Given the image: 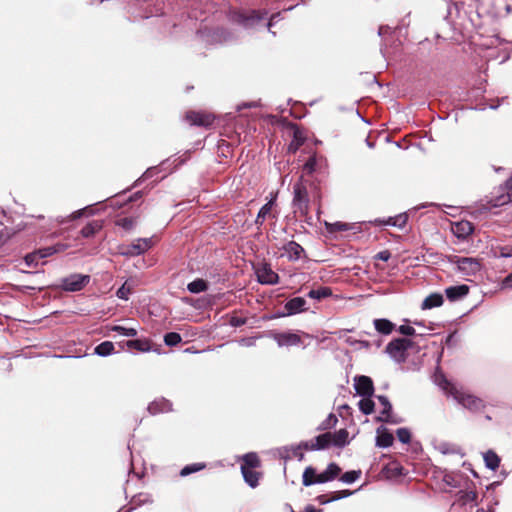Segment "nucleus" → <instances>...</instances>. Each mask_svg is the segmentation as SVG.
Wrapping results in <instances>:
<instances>
[{
	"mask_svg": "<svg viewBox=\"0 0 512 512\" xmlns=\"http://www.w3.org/2000/svg\"><path fill=\"white\" fill-rule=\"evenodd\" d=\"M268 17L266 9L250 10L248 12L241 10H230L228 19L230 22L242 26L244 29H253L261 21Z\"/></svg>",
	"mask_w": 512,
	"mask_h": 512,
	"instance_id": "obj_1",
	"label": "nucleus"
},
{
	"mask_svg": "<svg viewBox=\"0 0 512 512\" xmlns=\"http://www.w3.org/2000/svg\"><path fill=\"white\" fill-rule=\"evenodd\" d=\"M414 342L405 337L392 339L385 348V353L398 364L404 363L407 359V351L411 349Z\"/></svg>",
	"mask_w": 512,
	"mask_h": 512,
	"instance_id": "obj_2",
	"label": "nucleus"
},
{
	"mask_svg": "<svg viewBox=\"0 0 512 512\" xmlns=\"http://www.w3.org/2000/svg\"><path fill=\"white\" fill-rule=\"evenodd\" d=\"M309 206L308 190L303 182V176H301L293 185L292 207L294 212H299L301 215L306 216L309 213Z\"/></svg>",
	"mask_w": 512,
	"mask_h": 512,
	"instance_id": "obj_3",
	"label": "nucleus"
},
{
	"mask_svg": "<svg viewBox=\"0 0 512 512\" xmlns=\"http://www.w3.org/2000/svg\"><path fill=\"white\" fill-rule=\"evenodd\" d=\"M448 261L455 265L457 271L464 276H475L481 270L480 262L473 257L450 255L448 256Z\"/></svg>",
	"mask_w": 512,
	"mask_h": 512,
	"instance_id": "obj_4",
	"label": "nucleus"
},
{
	"mask_svg": "<svg viewBox=\"0 0 512 512\" xmlns=\"http://www.w3.org/2000/svg\"><path fill=\"white\" fill-rule=\"evenodd\" d=\"M300 333H302L306 337H309V334L300 331L278 332L275 330L269 331L267 333V337L273 339L279 347L302 346L303 348H305L306 345L303 344Z\"/></svg>",
	"mask_w": 512,
	"mask_h": 512,
	"instance_id": "obj_5",
	"label": "nucleus"
},
{
	"mask_svg": "<svg viewBox=\"0 0 512 512\" xmlns=\"http://www.w3.org/2000/svg\"><path fill=\"white\" fill-rule=\"evenodd\" d=\"M90 279V275L72 273L60 280L59 288L66 292H78L90 282Z\"/></svg>",
	"mask_w": 512,
	"mask_h": 512,
	"instance_id": "obj_6",
	"label": "nucleus"
},
{
	"mask_svg": "<svg viewBox=\"0 0 512 512\" xmlns=\"http://www.w3.org/2000/svg\"><path fill=\"white\" fill-rule=\"evenodd\" d=\"M198 34L210 43H229L235 40L234 34L224 27L198 30Z\"/></svg>",
	"mask_w": 512,
	"mask_h": 512,
	"instance_id": "obj_7",
	"label": "nucleus"
},
{
	"mask_svg": "<svg viewBox=\"0 0 512 512\" xmlns=\"http://www.w3.org/2000/svg\"><path fill=\"white\" fill-rule=\"evenodd\" d=\"M153 245L152 238H139L122 249L121 254L127 257H135L145 253Z\"/></svg>",
	"mask_w": 512,
	"mask_h": 512,
	"instance_id": "obj_8",
	"label": "nucleus"
},
{
	"mask_svg": "<svg viewBox=\"0 0 512 512\" xmlns=\"http://www.w3.org/2000/svg\"><path fill=\"white\" fill-rule=\"evenodd\" d=\"M433 205H434V203H423V204H421L419 206H416V207L410 209L406 213L399 214L398 218L401 219V223H398V222L394 221L393 217H389L387 220L375 219L373 221V223L374 224H378V225L384 224V225H389V226H395V227L403 228L405 226L409 216H412V215L416 214V212L419 209L427 208V207H430V206H433Z\"/></svg>",
	"mask_w": 512,
	"mask_h": 512,
	"instance_id": "obj_9",
	"label": "nucleus"
},
{
	"mask_svg": "<svg viewBox=\"0 0 512 512\" xmlns=\"http://www.w3.org/2000/svg\"><path fill=\"white\" fill-rule=\"evenodd\" d=\"M214 116L209 113L199 111H188L185 114V120L192 126L210 127L214 122Z\"/></svg>",
	"mask_w": 512,
	"mask_h": 512,
	"instance_id": "obj_10",
	"label": "nucleus"
},
{
	"mask_svg": "<svg viewBox=\"0 0 512 512\" xmlns=\"http://www.w3.org/2000/svg\"><path fill=\"white\" fill-rule=\"evenodd\" d=\"M256 276L258 282L263 285H276L279 283V275L267 263H263L256 269Z\"/></svg>",
	"mask_w": 512,
	"mask_h": 512,
	"instance_id": "obj_11",
	"label": "nucleus"
},
{
	"mask_svg": "<svg viewBox=\"0 0 512 512\" xmlns=\"http://www.w3.org/2000/svg\"><path fill=\"white\" fill-rule=\"evenodd\" d=\"M354 389L361 397H372L374 395V384L370 377L359 375L354 378Z\"/></svg>",
	"mask_w": 512,
	"mask_h": 512,
	"instance_id": "obj_12",
	"label": "nucleus"
},
{
	"mask_svg": "<svg viewBox=\"0 0 512 512\" xmlns=\"http://www.w3.org/2000/svg\"><path fill=\"white\" fill-rule=\"evenodd\" d=\"M470 288L466 284H459L445 288L444 293L448 301L456 302L469 294Z\"/></svg>",
	"mask_w": 512,
	"mask_h": 512,
	"instance_id": "obj_13",
	"label": "nucleus"
},
{
	"mask_svg": "<svg viewBox=\"0 0 512 512\" xmlns=\"http://www.w3.org/2000/svg\"><path fill=\"white\" fill-rule=\"evenodd\" d=\"M306 305L307 302L305 298L297 296L286 301V303L284 304V309L286 310V314L292 316L308 310V307Z\"/></svg>",
	"mask_w": 512,
	"mask_h": 512,
	"instance_id": "obj_14",
	"label": "nucleus"
},
{
	"mask_svg": "<svg viewBox=\"0 0 512 512\" xmlns=\"http://www.w3.org/2000/svg\"><path fill=\"white\" fill-rule=\"evenodd\" d=\"M394 442L393 434L383 425L376 430L375 445L379 448H389Z\"/></svg>",
	"mask_w": 512,
	"mask_h": 512,
	"instance_id": "obj_15",
	"label": "nucleus"
},
{
	"mask_svg": "<svg viewBox=\"0 0 512 512\" xmlns=\"http://www.w3.org/2000/svg\"><path fill=\"white\" fill-rule=\"evenodd\" d=\"M451 394L459 404L471 411H476L481 407L482 401L473 395L460 394L458 392H451Z\"/></svg>",
	"mask_w": 512,
	"mask_h": 512,
	"instance_id": "obj_16",
	"label": "nucleus"
},
{
	"mask_svg": "<svg viewBox=\"0 0 512 512\" xmlns=\"http://www.w3.org/2000/svg\"><path fill=\"white\" fill-rule=\"evenodd\" d=\"M169 163H170V158H167V159L163 160L159 165L147 168L146 171L141 175V177H139L134 182L132 187H137L143 181L153 178L154 176L158 175L160 172L166 170V166L169 165Z\"/></svg>",
	"mask_w": 512,
	"mask_h": 512,
	"instance_id": "obj_17",
	"label": "nucleus"
},
{
	"mask_svg": "<svg viewBox=\"0 0 512 512\" xmlns=\"http://www.w3.org/2000/svg\"><path fill=\"white\" fill-rule=\"evenodd\" d=\"M147 410L151 415L170 412L172 411V402L164 397H161L149 403Z\"/></svg>",
	"mask_w": 512,
	"mask_h": 512,
	"instance_id": "obj_18",
	"label": "nucleus"
},
{
	"mask_svg": "<svg viewBox=\"0 0 512 512\" xmlns=\"http://www.w3.org/2000/svg\"><path fill=\"white\" fill-rule=\"evenodd\" d=\"M452 232L458 239H466L474 232V225L469 221H458L452 225Z\"/></svg>",
	"mask_w": 512,
	"mask_h": 512,
	"instance_id": "obj_19",
	"label": "nucleus"
},
{
	"mask_svg": "<svg viewBox=\"0 0 512 512\" xmlns=\"http://www.w3.org/2000/svg\"><path fill=\"white\" fill-rule=\"evenodd\" d=\"M341 473L340 466L335 463H329L326 469L319 474V484H324L336 479Z\"/></svg>",
	"mask_w": 512,
	"mask_h": 512,
	"instance_id": "obj_20",
	"label": "nucleus"
},
{
	"mask_svg": "<svg viewBox=\"0 0 512 512\" xmlns=\"http://www.w3.org/2000/svg\"><path fill=\"white\" fill-rule=\"evenodd\" d=\"M283 250L288 255L290 260L296 261L301 258V256L305 253L304 248L295 241H289L283 246Z\"/></svg>",
	"mask_w": 512,
	"mask_h": 512,
	"instance_id": "obj_21",
	"label": "nucleus"
},
{
	"mask_svg": "<svg viewBox=\"0 0 512 512\" xmlns=\"http://www.w3.org/2000/svg\"><path fill=\"white\" fill-rule=\"evenodd\" d=\"M512 202V195L511 193L509 192H506V190H500L499 189V194L492 197L490 200H488L487 202V209H490V208H496V207H501L503 205H506L508 203Z\"/></svg>",
	"mask_w": 512,
	"mask_h": 512,
	"instance_id": "obj_22",
	"label": "nucleus"
},
{
	"mask_svg": "<svg viewBox=\"0 0 512 512\" xmlns=\"http://www.w3.org/2000/svg\"><path fill=\"white\" fill-rule=\"evenodd\" d=\"M444 297L441 293L435 292L428 295L422 302L421 308L423 310H430L442 306Z\"/></svg>",
	"mask_w": 512,
	"mask_h": 512,
	"instance_id": "obj_23",
	"label": "nucleus"
},
{
	"mask_svg": "<svg viewBox=\"0 0 512 512\" xmlns=\"http://www.w3.org/2000/svg\"><path fill=\"white\" fill-rule=\"evenodd\" d=\"M302 484L305 487H309L315 484H319V474L317 469L313 466H307L302 475Z\"/></svg>",
	"mask_w": 512,
	"mask_h": 512,
	"instance_id": "obj_24",
	"label": "nucleus"
},
{
	"mask_svg": "<svg viewBox=\"0 0 512 512\" xmlns=\"http://www.w3.org/2000/svg\"><path fill=\"white\" fill-rule=\"evenodd\" d=\"M375 330L382 335H389L395 329V324L386 318H378L374 320Z\"/></svg>",
	"mask_w": 512,
	"mask_h": 512,
	"instance_id": "obj_25",
	"label": "nucleus"
},
{
	"mask_svg": "<svg viewBox=\"0 0 512 512\" xmlns=\"http://www.w3.org/2000/svg\"><path fill=\"white\" fill-rule=\"evenodd\" d=\"M315 451L325 450L332 445V433L325 432L316 436L313 440Z\"/></svg>",
	"mask_w": 512,
	"mask_h": 512,
	"instance_id": "obj_26",
	"label": "nucleus"
},
{
	"mask_svg": "<svg viewBox=\"0 0 512 512\" xmlns=\"http://www.w3.org/2000/svg\"><path fill=\"white\" fill-rule=\"evenodd\" d=\"M353 494L352 491L346 489V490H341V491H338V492H334L333 493V496L331 498H328L327 495L325 494H321V495H318L316 497V501L320 504V505H326L328 503H331V502H334V501H337L339 499H342V498H346V497H349Z\"/></svg>",
	"mask_w": 512,
	"mask_h": 512,
	"instance_id": "obj_27",
	"label": "nucleus"
},
{
	"mask_svg": "<svg viewBox=\"0 0 512 512\" xmlns=\"http://www.w3.org/2000/svg\"><path fill=\"white\" fill-rule=\"evenodd\" d=\"M349 442V433L345 428L332 433V445L334 447L344 448Z\"/></svg>",
	"mask_w": 512,
	"mask_h": 512,
	"instance_id": "obj_28",
	"label": "nucleus"
},
{
	"mask_svg": "<svg viewBox=\"0 0 512 512\" xmlns=\"http://www.w3.org/2000/svg\"><path fill=\"white\" fill-rule=\"evenodd\" d=\"M240 469L245 483L251 488H256L259 485L260 474L247 467H240Z\"/></svg>",
	"mask_w": 512,
	"mask_h": 512,
	"instance_id": "obj_29",
	"label": "nucleus"
},
{
	"mask_svg": "<svg viewBox=\"0 0 512 512\" xmlns=\"http://www.w3.org/2000/svg\"><path fill=\"white\" fill-rule=\"evenodd\" d=\"M484 463L487 469L495 471L499 468L501 459L493 450H488L483 454Z\"/></svg>",
	"mask_w": 512,
	"mask_h": 512,
	"instance_id": "obj_30",
	"label": "nucleus"
},
{
	"mask_svg": "<svg viewBox=\"0 0 512 512\" xmlns=\"http://www.w3.org/2000/svg\"><path fill=\"white\" fill-rule=\"evenodd\" d=\"M125 345L130 349H135L140 352H149L151 351L150 341L148 339H132L127 340Z\"/></svg>",
	"mask_w": 512,
	"mask_h": 512,
	"instance_id": "obj_31",
	"label": "nucleus"
},
{
	"mask_svg": "<svg viewBox=\"0 0 512 512\" xmlns=\"http://www.w3.org/2000/svg\"><path fill=\"white\" fill-rule=\"evenodd\" d=\"M102 221L100 220H93L91 222H88L80 231V234L84 238H91L93 237L98 231L102 229Z\"/></svg>",
	"mask_w": 512,
	"mask_h": 512,
	"instance_id": "obj_32",
	"label": "nucleus"
},
{
	"mask_svg": "<svg viewBox=\"0 0 512 512\" xmlns=\"http://www.w3.org/2000/svg\"><path fill=\"white\" fill-rule=\"evenodd\" d=\"M209 289L208 281L202 278H196L187 284V290L192 294H199L206 292Z\"/></svg>",
	"mask_w": 512,
	"mask_h": 512,
	"instance_id": "obj_33",
	"label": "nucleus"
},
{
	"mask_svg": "<svg viewBox=\"0 0 512 512\" xmlns=\"http://www.w3.org/2000/svg\"><path fill=\"white\" fill-rule=\"evenodd\" d=\"M115 352V347L111 341H103L94 348V354L100 357H107Z\"/></svg>",
	"mask_w": 512,
	"mask_h": 512,
	"instance_id": "obj_34",
	"label": "nucleus"
},
{
	"mask_svg": "<svg viewBox=\"0 0 512 512\" xmlns=\"http://www.w3.org/2000/svg\"><path fill=\"white\" fill-rule=\"evenodd\" d=\"M305 137L303 136L301 130L296 127L293 131V139L288 146V151L291 153H296L298 149L304 144Z\"/></svg>",
	"mask_w": 512,
	"mask_h": 512,
	"instance_id": "obj_35",
	"label": "nucleus"
},
{
	"mask_svg": "<svg viewBox=\"0 0 512 512\" xmlns=\"http://www.w3.org/2000/svg\"><path fill=\"white\" fill-rule=\"evenodd\" d=\"M307 296L309 298H311V299H314V300H317V301H321V300H323L325 298H328V297L332 296V290L329 287L320 286L317 289H311L307 293Z\"/></svg>",
	"mask_w": 512,
	"mask_h": 512,
	"instance_id": "obj_36",
	"label": "nucleus"
},
{
	"mask_svg": "<svg viewBox=\"0 0 512 512\" xmlns=\"http://www.w3.org/2000/svg\"><path fill=\"white\" fill-rule=\"evenodd\" d=\"M260 459L255 452H248L242 456L241 467H247V469H255L260 466Z\"/></svg>",
	"mask_w": 512,
	"mask_h": 512,
	"instance_id": "obj_37",
	"label": "nucleus"
},
{
	"mask_svg": "<svg viewBox=\"0 0 512 512\" xmlns=\"http://www.w3.org/2000/svg\"><path fill=\"white\" fill-rule=\"evenodd\" d=\"M274 202L275 200L274 199H271L270 201H268L267 203H265L261 208L260 210L258 211V214L256 216V219H255V224L260 227L263 225L264 221H265V218L267 217V215L270 213L273 205H274Z\"/></svg>",
	"mask_w": 512,
	"mask_h": 512,
	"instance_id": "obj_38",
	"label": "nucleus"
},
{
	"mask_svg": "<svg viewBox=\"0 0 512 512\" xmlns=\"http://www.w3.org/2000/svg\"><path fill=\"white\" fill-rule=\"evenodd\" d=\"M206 468V464L203 462H196L185 465L179 472L181 477H187L193 473H197Z\"/></svg>",
	"mask_w": 512,
	"mask_h": 512,
	"instance_id": "obj_39",
	"label": "nucleus"
},
{
	"mask_svg": "<svg viewBox=\"0 0 512 512\" xmlns=\"http://www.w3.org/2000/svg\"><path fill=\"white\" fill-rule=\"evenodd\" d=\"M358 408L364 415H370L375 410V403L372 397H362L358 402Z\"/></svg>",
	"mask_w": 512,
	"mask_h": 512,
	"instance_id": "obj_40",
	"label": "nucleus"
},
{
	"mask_svg": "<svg viewBox=\"0 0 512 512\" xmlns=\"http://www.w3.org/2000/svg\"><path fill=\"white\" fill-rule=\"evenodd\" d=\"M338 418L334 413H330L316 428L317 431H328L336 426Z\"/></svg>",
	"mask_w": 512,
	"mask_h": 512,
	"instance_id": "obj_41",
	"label": "nucleus"
},
{
	"mask_svg": "<svg viewBox=\"0 0 512 512\" xmlns=\"http://www.w3.org/2000/svg\"><path fill=\"white\" fill-rule=\"evenodd\" d=\"M434 381L436 385H438L441 389L447 392H453L454 388L451 386L450 382L447 380L443 373L436 372L434 374Z\"/></svg>",
	"mask_w": 512,
	"mask_h": 512,
	"instance_id": "obj_42",
	"label": "nucleus"
},
{
	"mask_svg": "<svg viewBox=\"0 0 512 512\" xmlns=\"http://www.w3.org/2000/svg\"><path fill=\"white\" fill-rule=\"evenodd\" d=\"M377 400L383 406L379 416H389L393 413V407L386 395H376Z\"/></svg>",
	"mask_w": 512,
	"mask_h": 512,
	"instance_id": "obj_43",
	"label": "nucleus"
},
{
	"mask_svg": "<svg viewBox=\"0 0 512 512\" xmlns=\"http://www.w3.org/2000/svg\"><path fill=\"white\" fill-rule=\"evenodd\" d=\"M361 476V470H350L343 473L340 477V481L345 484H352L357 481Z\"/></svg>",
	"mask_w": 512,
	"mask_h": 512,
	"instance_id": "obj_44",
	"label": "nucleus"
},
{
	"mask_svg": "<svg viewBox=\"0 0 512 512\" xmlns=\"http://www.w3.org/2000/svg\"><path fill=\"white\" fill-rule=\"evenodd\" d=\"M182 341V337L178 332H168L164 335V343L168 347H174Z\"/></svg>",
	"mask_w": 512,
	"mask_h": 512,
	"instance_id": "obj_45",
	"label": "nucleus"
},
{
	"mask_svg": "<svg viewBox=\"0 0 512 512\" xmlns=\"http://www.w3.org/2000/svg\"><path fill=\"white\" fill-rule=\"evenodd\" d=\"M326 228L329 232H340V231H347L350 230L352 227L350 224L336 221L334 223H326Z\"/></svg>",
	"mask_w": 512,
	"mask_h": 512,
	"instance_id": "obj_46",
	"label": "nucleus"
},
{
	"mask_svg": "<svg viewBox=\"0 0 512 512\" xmlns=\"http://www.w3.org/2000/svg\"><path fill=\"white\" fill-rule=\"evenodd\" d=\"M110 331L117 332L118 334L125 337H135L137 335V330L135 328H127L121 325L112 326Z\"/></svg>",
	"mask_w": 512,
	"mask_h": 512,
	"instance_id": "obj_47",
	"label": "nucleus"
},
{
	"mask_svg": "<svg viewBox=\"0 0 512 512\" xmlns=\"http://www.w3.org/2000/svg\"><path fill=\"white\" fill-rule=\"evenodd\" d=\"M398 440L403 444H408L411 441V432L408 428H398L396 431Z\"/></svg>",
	"mask_w": 512,
	"mask_h": 512,
	"instance_id": "obj_48",
	"label": "nucleus"
},
{
	"mask_svg": "<svg viewBox=\"0 0 512 512\" xmlns=\"http://www.w3.org/2000/svg\"><path fill=\"white\" fill-rule=\"evenodd\" d=\"M316 167H317V157L315 154H313L312 156H310L308 158V160L303 165V170L307 174L311 175L316 171Z\"/></svg>",
	"mask_w": 512,
	"mask_h": 512,
	"instance_id": "obj_49",
	"label": "nucleus"
},
{
	"mask_svg": "<svg viewBox=\"0 0 512 512\" xmlns=\"http://www.w3.org/2000/svg\"><path fill=\"white\" fill-rule=\"evenodd\" d=\"M40 259L41 258L39 257L37 251H34L25 255L24 262L29 267H35L38 265V261Z\"/></svg>",
	"mask_w": 512,
	"mask_h": 512,
	"instance_id": "obj_50",
	"label": "nucleus"
},
{
	"mask_svg": "<svg viewBox=\"0 0 512 512\" xmlns=\"http://www.w3.org/2000/svg\"><path fill=\"white\" fill-rule=\"evenodd\" d=\"M86 211H88L90 215H94L96 213V211L93 209V205H89L73 212L69 217L71 220L79 219L84 215Z\"/></svg>",
	"mask_w": 512,
	"mask_h": 512,
	"instance_id": "obj_51",
	"label": "nucleus"
},
{
	"mask_svg": "<svg viewBox=\"0 0 512 512\" xmlns=\"http://www.w3.org/2000/svg\"><path fill=\"white\" fill-rule=\"evenodd\" d=\"M376 422H383L388 424H399L402 422L401 418H395L392 414H389V416H377L375 417Z\"/></svg>",
	"mask_w": 512,
	"mask_h": 512,
	"instance_id": "obj_52",
	"label": "nucleus"
},
{
	"mask_svg": "<svg viewBox=\"0 0 512 512\" xmlns=\"http://www.w3.org/2000/svg\"><path fill=\"white\" fill-rule=\"evenodd\" d=\"M116 225L123 228L126 231H129L134 226V221L130 217H124L119 220H117Z\"/></svg>",
	"mask_w": 512,
	"mask_h": 512,
	"instance_id": "obj_53",
	"label": "nucleus"
},
{
	"mask_svg": "<svg viewBox=\"0 0 512 512\" xmlns=\"http://www.w3.org/2000/svg\"><path fill=\"white\" fill-rule=\"evenodd\" d=\"M41 259L47 258L55 254L58 250L54 246L43 247L36 250Z\"/></svg>",
	"mask_w": 512,
	"mask_h": 512,
	"instance_id": "obj_54",
	"label": "nucleus"
},
{
	"mask_svg": "<svg viewBox=\"0 0 512 512\" xmlns=\"http://www.w3.org/2000/svg\"><path fill=\"white\" fill-rule=\"evenodd\" d=\"M496 257L512 258V246H502L495 252Z\"/></svg>",
	"mask_w": 512,
	"mask_h": 512,
	"instance_id": "obj_55",
	"label": "nucleus"
},
{
	"mask_svg": "<svg viewBox=\"0 0 512 512\" xmlns=\"http://www.w3.org/2000/svg\"><path fill=\"white\" fill-rule=\"evenodd\" d=\"M131 294V289L129 287H126L125 284L121 285L117 291L116 296L121 299L127 301L129 299V295Z\"/></svg>",
	"mask_w": 512,
	"mask_h": 512,
	"instance_id": "obj_56",
	"label": "nucleus"
},
{
	"mask_svg": "<svg viewBox=\"0 0 512 512\" xmlns=\"http://www.w3.org/2000/svg\"><path fill=\"white\" fill-rule=\"evenodd\" d=\"M190 158V150L186 151L182 156L176 158L174 160V167L172 169H170V171L168 173H171L173 172L174 170H176L178 167H180L181 165L185 164L188 159Z\"/></svg>",
	"mask_w": 512,
	"mask_h": 512,
	"instance_id": "obj_57",
	"label": "nucleus"
},
{
	"mask_svg": "<svg viewBox=\"0 0 512 512\" xmlns=\"http://www.w3.org/2000/svg\"><path fill=\"white\" fill-rule=\"evenodd\" d=\"M398 332L406 337L416 335V330L410 325H400L398 327Z\"/></svg>",
	"mask_w": 512,
	"mask_h": 512,
	"instance_id": "obj_58",
	"label": "nucleus"
},
{
	"mask_svg": "<svg viewBox=\"0 0 512 512\" xmlns=\"http://www.w3.org/2000/svg\"><path fill=\"white\" fill-rule=\"evenodd\" d=\"M10 232L7 227L0 222V247H2L10 238Z\"/></svg>",
	"mask_w": 512,
	"mask_h": 512,
	"instance_id": "obj_59",
	"label": "nucleus"
},
{
	"mask_svg": "<svg viewBox=\"0 0 512 512\" xmlns=\"http://www.w3.org/2000/svg\"><path fill=\"white\" fill-rule=\"evenodd\" d=\"M281 19V12L274 13L270 16L268 19V22L266 23V27L270 33L275 35V33L271 30L274 24Z\"/></svg>",
	"mask_w": 512,
	"mask_h": 512,
	"instance_id": "obj_60",
	"label": "nucleus"
},
{
	"mask_svg": "<svg viewBox=\"0 0 512 512\" xmlns=\"http://www.w3.org/2000/svg\"><path fill=\"white\" fill-rule=\"evenodd\" d=\"M229 324L232 326V327H241L243 325L246 324V319L243 318V317H237V316H233L230 318L229 320Z\"/></svg>",
	"mask_w": 512,
	"mask_h": 512,
	"instance_id": "obj_61",
	"label": "nucleus"
},
{
	"mask_svg": "<svg viewBox=\"0 0 512 512\" xmlns=\"http://www.w3.org/2000/svg\"><path fill=\"white\" fill-rule=\"evenodd\" d=\"M311 450L315 451L314 443L313 441H301L298 445H296V450Z\"/></svg>",
	"mask_w": 512,
	"mask_h": 512,
	"instance_id": "obj_62",
	"label": "nucleus"
},
{
	"mask_svg": "<svg viewBox=\"0 0 512 512\" xmlns=\"http://www.w3.org/2000/svg\"><path fill=\"white\" fill-rule=\"evenodd\" d=\"M390 258H391V252L389 250H382L374 256V259L381 260L384 262H387Z\"/></svg>",
	"mask_w": 512,
	"mask_h": 512,
	"instance_id": "obj_63",
	"label": "nucleus"
},
{
	"mask_svg": "<svg viewBox=\"0 0 512 512\" xmlns=\"http://www.w3.org/2000/svg\"><path fill=\"white\" fill-rule=\"evenodd\" d=\"M285 451H291L293 455L299 460L302 461L304 459V454L301 450H296V446H286L283 448Z\"/></svg>",
	"mask_w": 512,
	"mask_h": 512,
	"instance_id": "obj_64",
	"label": "nucleus"
}]
</instances>
